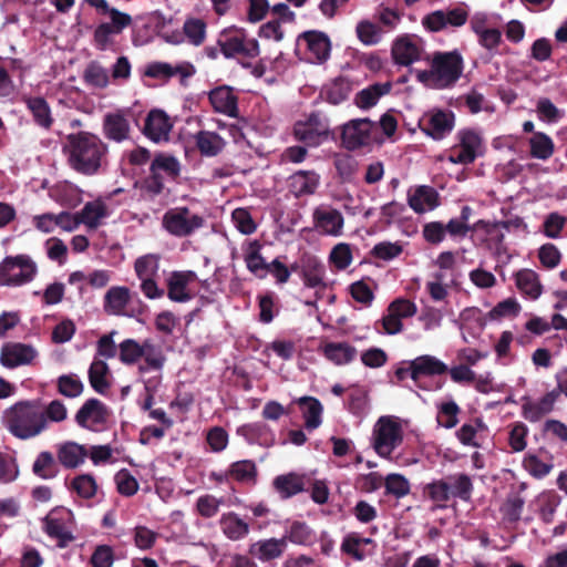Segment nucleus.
I'll list each match as a JSON object with an SVG mask.
<instances>
[{
    "instance_id": "f257e3e1",
    "label": "nucleus",
    "mask_w": 567,
    "mask_h": 567,
    "mask_svg": "<svg viewBox=\"0 0 567 567\" xmlns=\"http://www.w3.org/2000/svg\"><path fill=\"white\" fill-rule=\"evenodd\" d=\"M64 150L70 167L85 176L96 175L106 161L107 145L89 132L70 134Z\"/></svg>"
},
{
    "instance_id": "f03ea898",
    "label": "nucleus",
    "mask_w": 567,
    "mask_h": 567,
    "mask_svg": "<svg viewBox=\"0 0 567 567\" xmlns=\"http://www.w3.org/2000/svg\"><path fill=\"white\" fill-rule=\"evenodd\" d=\"M3 421L8 431L20 440L40 435L45 429V415L38 400L19 401L4 411Z\"/></svg>"
},
{
    "instance_id": "7ed1b4c3",
    "label": "nucleus",
    "mask_w": 567,
    "mask_h": 567,
    "mask_svg": "<svg viewBox=\"0 0 567 567\" xmlns=\"http://www.w3.org/2000/svg\"><path fill=\"white\" fill-rule=\"evenodd\" d=\"M464 61L457 51L435 52L430 70H416L415 78L424 86L433 90L450 89L460 80Z\"/></svg>"
},
{
    "instance_id": "20e7f679",
    "label": "nucleus",
    "mask_w": 567,
    "mask_h": 567,
    "mask_svg": "<svg viewBox=\"0 0 567 567\" xmlns=\"http://www.w3.org/2000/svg\"><path fill=\"white\" fill-rule=\"evenodd\" d=\"M220 52L227 59L243 56L256 58L259 54V44L256 39L248 38L245 29L229 27L224 29L217 39Z\"/></svg>"
},
{
    "instance_id": "39448f33",
    "label": "nucleus",
    "mask_w": 567,
    "mask_h": 567,
    "mask_svg": "<svg viewBox=\"0 0 567 567\" xmlns=\"http://www.w3.org/2000/svg\"><path fill=\"white\" fill-rule=\"evenodd\" d=\"M403 442V429L395 416L379 417L373 429V449L383 458H390L392 452Z\"/></svg>"
},
{
    "instance_id": "423d86ee",
    "label": "nucleus",
    "mask_w": 567,
    "mask_h": 567,
    "mask_svg": "<svg viewBox=\"0 0 567 567\" xmlns=\"http://www.w3.org/2000/svg\"><path fill=\"white\" fill-rule=\"evenodd\" d=\"M37 265L28 255L8 256L0 264V286H21L33 280Z\"/></svg>"
},
{
    "instance_id": "0eeeda50",
    "label": "nucleus",
    "mask_w": 567,
    "mask_h": 567,
    "mask_svg": "<svg viewBox=\"0 0 567 567\" xmlns=\"http://www.w3.org/2000/svg\"><path fill=\"white\" fill-rule=\"evenodd\" d=\"M205 225V219L186 206L171 208L163 215L162 226L175 237H188Z\"/></svg>"
},
{
    "instance_id": "6e6552de",
    "label": "nucleus",
    "mask_w": 567,
    "mask_h": 567,
    "mask_svg": "<svg viewBox=\"0 0 567 567\" xmlns=\"http://www.w3.org/2000/svg\"><path fill=\"white\" fill-rule=\"evenodd\" d=\"M297 141L310 147H317L330 136L329 120L321 113L313 112L305 121H298L293 126Z\"/></svg>"
},
{
    "instance_id": "1a4fd4ad",
    "label": "nucleus",
    "mask_w": 567,
    "mask_h": 567,
    "mask_svg": "<svg viewBox=\"0 0 567 567\" xmlns=\"http://www.w3.org/2000/svg\"><path fill=\"white\" fill-rule=\"evenodd\" d=\"M455 126V114L450 110L434 109L419 120L420 130L435 141L446 137Z\"/></svg>"
},
{
    "instance_id": "9d476101",
    "label": "nucleus",
    "mask_w": 567,
    "mask_h": 567,
    "mask_svg": "<svg viewBox=\"0 0 567 567\" xmlns=\"http://www.w3.org/2000/svg\"><path fill=\"white\" fill-rule=\"evenodd\" d=\"M110 415L106 404L96 398H91L78 410L74 420L80 427L96 432L105 426Z\"/></svg>"
},
{
    "instance_id": "9b49d317",
    "label": "nucleus",
    "mask_w": 567,
    "mask_h": 567,
    "mask_svg": "<svg viewBox=\"0 0 567 567\" xmlns=\"http://www.w3.org/2000/svg\"><path fill=\"white\" fill-rule=\"evenodd\" d=\"M458 143L451 148L449 161L454 164H472L477 157V151L483 140L473 128H464L457 133Z\"/></svg>"
},
{
    "instance_id": "f8f14e48",
    "label": "nucleus",
    "mask_w": 567,
    "mask_h": 567,
    "mask_svg": "<svg viewBox=\"0 0 567 567\" xmlns=\"http://www.w3.org/2000/svg\"><path fill=\"white\" fill-rule=\"evenodd\" d=\"M561 393L567 394V385L564 381L559 380L557 388L547 392L538 401H532L529 398H523L522 415L525 420L535 423L550 413L554 405Z\"/></svg>"
},
{
    "instance_id": "ddd939ff",
    "label": "nucleus",
    "mask_w": 567,
    "mask_h": 567,
    "mask_svg": "<svg viewBox=\"0 0 567 567\" xmlns=\"http://www.w3.org/2000/svg\"><path fill=\"white\" fill-rule=\"evenodd\" d=\"M468 20L465 4L449 10L433 11L422 19L423 27L431 32H440L447 27L460 28Z\"/></svg>"
},
{
    "instance_id": "4468645a",
    "label": "nucleus",
    "mask_w": 567,
    "mask_h": 567,
    "mask_svg": "<svg viewBox=\"0 0 567 567\" xmlns=\"http://www.w3.org/2000/svg\"><path fill=\"white\" fill-rule=\"evenodd\" d=\"M297 42L305 43L309 62L323 64L329 60L331 41L327 33L318 30L305 31L298 35Z\"/></svg>"
},
{
    "instance_id": "2eb2a0df",
    "label": "nucleus",
    "mask_w": 567,
    "mask_h": 567,
    "mask_svg": "<svg viewBox=\"0 0 567 567\" xmlns=\"http://www.w3.org/2000/svg\"><path fill=\"white\" fill-rule=\"evenodd\" d=\"M373 122L369 118H355L343 125L341 133L342 145L349 151H355L370 143Z\"/></svg>"
},
{
    "instance_id": "dca6fc26",
    "label": "nucleus",
    "mask_w": 567,
    "mask_h": 567,
    "mask_svg": "<svg viewBox=\"0 0 567 567\" xmlns=\"http://www.w3.org/2000/svg\"><path fill=\"white\" fill-rule=\"evenodd\" d=\"M287 549L286 540L276 537L264 538L251 543L248 547V555L261 564L275 566Z\"/></svg>"
},
{
    "instance_id": "f3484780",
    "label": "nucleus",
    "mask_w": 567,
    "mask_h": 567,
    "mask_svg": "<svg viewBox=\"0 0 567 567\" xmlns=\"http://www.w3.org/2000/svg\"><path fill=\"white\" fill-rule=\"evenodd\" d=\"M38 351L31 346L21 342H6L1 347L0 363L8 369L28 365L37 358Z\"/></svg>"
},
{
    "instance_id": "a211bd4d",
    "label": "nucleus",
    "mask_w": 567,
    "mask_h": 567,
    "mask_svg": "<svg viewBox=\"0 0 567 567\" xmlns=\"http://www.w3.org/2000/svg\"><path fill=\"white\" fill-rule=\"evenodd\" d=\"M59 464L66 470H74L85 463L89 456L86 445L74 441H65L55 445Z\"/></svg>"
},
{
    "instance_id": "6ab92c4d",
    "label": "nucleus",
    "mask_w": 567,
    "mask_h": 567,
    "mask_svg": "<svg viewBox=\"0 0 567 567\" xmlns=\"http://www.w3.org/2000/svg\"><path fill=\"white\" fill-rule=\"evenodd\" d=\"M173 124L168 115L162 110H152L144 123L143 133L154 142L167 141Z\"/></svg>"
},
{
    "instance_id": "aec40b11",
    "label": "nucleus",
    "mask_w": 567,
    "mask_h": 567,
    "mask_svg": "<svg viewBox=\"0 0 567 567\" xmlns=\"http://www.w3.org/2000/svg\"><path fill=\"white\" fill-rule=\"evenodd\" d=\"M131 300V292L127 287L113 286L103 298V310L109 316L130 317L126 307Z\"/></svg>"
},
{
    "instance_id": "412c9836",
    "label": "nucleus",
    "mask_w": 567,
    "mask_h": 567,
    "mask_svg": "<svg viewBox=\"0 0 567 567\" xmlns=\"http://www.w3.org/2000/svg\"><path fill=\"white\" fill-rule=\"evenodd\" d=\"M408 204L416 214H423L440 205V195L432 186L420 185L408 192Z\"/></svg>"
},
{
    "instance_id": "4be33fe9",
    "label": "nucleus",
    "mask_w": 567,
    "mask_h": 567,
    "mask_svg": "<svg viewBox=\"0 0 567 567\" xmlns=\"http://www.w3.org/2000/svg\"><path fill=\"white\" fill-rule=\"evenodd\" d=\"M197 280L195 271H173L167 279V297L175 302H186L192 299L187 286Z\"/></svg>"
},
{
    "instance_id": "5701e85b",
    "label": "nucleus",
    "mask_w": 567,
    "mask_h": 567,
    "mask_svg": "<svg viewBox=\"0 0 567 567\" xmlns=\"http://www.w3.org/2000/svg\"><path fill=\"white\" fill-rule=\"evenodd\" d=\"M102 131L107 140L122 143L130 138L131 125L124 114L107 113L103 117Z\"/></svg>"
},
{
    "instance_id": "b1692460",
    "label": "nucleus",
    "mask_w": 567,
    "mask_h": 567,
    "mask_svg": "<svg viewBox=\"0 0 567 567\" xmlns=\"http://www.w3.org/2000/svg\"><path fill=\"white\" fill-rule=\"evenodd\" d=\"M209 102L213 109L230 117L238 115V97L229 86H218L210 91Z\"/></svg>"
},
{
    "instance_id": "393cba45",
    "label": "nucleus",
    "mask_w": 567,
    "mask_h": 567,
    "mask_svg": "<svg viewBox=\"0 0 567 567\" xmlns=\"http://www.w3.org/2000/svg\"><path fill=\"white\" fill-rule=\"evenodd\" d=\"M449 371V367L437 358L424 354L412 360L411 379L417 382L421 377L442 375Z\"/></svg>"
},
{
    "instance_id": "a878e982",
    "label": "nucleus",
    "mask_w": 567,
    "mask_h": 567,
    "mask_svg": "<svg viewBox=\"0 0 567 567\" xmlns=\"http://www.w3.org/2000/svg\"><path fill=\"white\" fill-rule=\"evenodd\" d=\"M316 228L326 235L338 236L343 227V216L338 209H320L313 213Z\"/></svg>"
},
{
    "instance_id": "bb28decb",
    "label": "nucleus",
    "mask_w": 567,
    "mask_h": 567,
    "mask_svg": "<svg viewBox=\"0 0 567 567\" xmlns=\"http://www.w3.org/2000/svg\"><path fill=\"white\" fill-rule=\"evenodd\" d=\"M23 102L31 113L33 122L43 130H51L54 118L47 100L42 96H24Z\"/></svg>"
},
{
    "instance_id": "cd10ccee",
    "label": "nucleus",
    "mask_w": 567,
    "mask_h": 567,
    "mask_svg": "<svg viewBox=\"0 0 567 567\" xmlns=\"http://www.w3.org/2000/svg\"><path fill=\"white\" fill-rule=\"evenodd\" d=\"M320 176L313 171H298L289 177V189L298 198L315 194Z\"/></svg>"
},
{
    "instance_id": "c85d7f7f",
    "label": "nucleus",
    "mask_w": 567,
    "mask_h": 567,
    "mask_svg": "<svg viewBox=\"0 0 567 567\" xmlns=\"http://www.w3.org/2000/svg\"><path fill=\"white\" fill-rule=\"evenodd\" d=\"M110 375L109 364L102 359L93 358L87 370V378L91 388L96 393L104 395L109 392L111 388Z\"/></svg>"
},
{
    "instance_id": "c756f323",
    "label": "nucleus",
    "mask_w": 567,
    "mask_h": 567,
    "mask_svg": "<svg viewBox=\"0 0 567 567\" xmlns=\"http://www.w3.org/2000/svg\"><path fill=\"white\" fill-rule=\"evenodd\" d=\"M237 432L250 443H257L264 446H270L275 443V433L264 422L245 424L240 426Z\"/></svg>"
},
{
    "instance_id": "7c9ffc66",
    "label": "nucleus",
    "mask_w": 567,
    "mask_h": 567,
    "mask_svg": "<svg viewBox=\"0 0 567 567\" xmlns=\"http://www.w3.org/2000/svg\"><path fill=\"white\" fill-rule=\"evenodd\" d=\"M322 353L336 365H344L355 359L357 349L347 342H327L322 347Z\"/></svg>"
},
{
    "instance_id": "2f4dec72",
    "label": "nucleus",
    "mask_w": 567,
    "mask_h": 567,
    "mask_svg": "<svg viewBox=\"0 0 567 567\" xmlns=\"http://www.w3.org/2000/svg\"><path fill=\"white\" fill-rule=\"evenodd\" d=\"M219 525L224 535L234 542L244 539L250 530L248 523L243 520L234 512L223 514L219 519Z\"/></svg>"
},
{
    "instance_id": "473e14b6",
    "label": "nucleus",
    "mask_w": 567,
    "mask_h": 567,
    "mask_svg": "<svg viewBox=\"0 0 567 567\" xmlns=\"http://www.w3.org/2000/svg\"><path fill=\"white\" fill-rule=\"evenodd\" d=\"M261 244L259 240L249 243L248 248L245 250L244 260L247 269L259 279L266 278L268 274L269 264L266 262L261 256Z\"/></svg>"
},
{
    "instance_id": "72a5a7b5",
    "label": "nucleus",
    "mask_w": 567,
    "mask_h": 567,
    "mask_svg": "<svg viewBox=\"0 0 567 567\" xmlns=\"http://www.w3.org/2000/svg\"><path fill=\"white\" fill-rule=\"evenodd\" d=\"M302 417L305 419V426L311 431L320 426L322 420L323 406L321 402L313 396H302L297 400Z\"/></svg>"
},
{
    "instance_id": "f704fd0d",
    "label": "nucleus",
    "mask_w": 567,
    "mask_h": 567,
    "mask_svg": "<svg viewBox=\"0 0 567 567\" xmlns=\"http://www.w3.org/2000/svg\"><path fill=\"white\" fill-rule=\"evenodd\" d=\"M392 89L391 82L374 83L355 94L354 103L362 110H369L377 105L380 97L390 93Z\"/></svg>"
},
{
    "instance_id": "c9c22d12",
    "label": "nucleus",
    "mask_w": 567,
    "mask_h": 567,
    "mask_svg": "<svg viewBox=\"0 0 567 567\" xmlns=\"http://www.w3.org/2000/svg\"><path fill=\"white\" fill-rule=\"evenodd\" d=\"M194 138L199 153L207 157L217 156L226 145L220 135L210 131H199Z\"/></svg>"
},
{
    "instance_id": "e433bc0d",
    "label": "nucleus",
    "mask_w": 567,
    "mask_h": 567,
    "mask_svg": "<svg viewBox=\"0 0 567 567\" xmlns=\"http://www.w3.org/2000/svg\"><path fill=\"white\" fill-rule=\"evenodd\" d=\"M392 56L395 63L400 65H410L420 60V48L408 37L398 39L392 47Z\"/></svg>"
},
{
    "instance_id": "4c0bfd02",
    "label": "nucleus",
    "mask_w": 567,
    "mask_h": 567,
    "mask_svg": "<svg viewBox=\"0 0 567 567\" xmlns=\"http://www.w3.org/2000/svg\"><path fill=\"white\" fill-rule=\"evenodd\" d=\"M60 472V464L58 458L54 457L53 453L49 451L40 452L33 464L32 473L42 480H52Z\"/></svg>"
},
{
    "instance_id": "58836bf2",
    "label": "nucleus",
    "mask_w": 567,
    "mask_h": 567,
    "mask_svg": "<svg viewBox=\"0 0 567 567\" xmlns=\"http://www.w3.org/2000/svg\"><path fill=\"white\" fill-rule=\"evenodd\" d=\"M281 539L286 540L287 547L288 542L296 545L310 546L316 540V534L306 522L293 520L286 529V534Z\"/></svg>"
},
{
    "instance_id": "ea45409f",
    "label": "nucleus",
    "mask_w": 567,
    "mask_h": 567,
    "mask_svg": "<svg viewBox=\"0 0 567 567\" xmlns=\"http://www.w3.org/2000/svg\"><path fill=\"white\" fill-rule=\"evenodd\" d=\"M449 486V495L451 498H458L468 502L473 493V482L467 474L458 473L449 475L444 478Z\"/></svg>"
},
{
    "instance_id": "a19ab883",
    "label": "nucleus",
    "mask_w": 567,
    "mask_h": 567,
    "mask_svg": "<svg viewBox=\"0 0 567 567\" xmlns=\"http://www.w3.org/2000/svg\"><path fill=\"white\" fill-rule=\"evenodd\" d=\"M226 475L238 483L254 485L257 482L258 470L254 461L243 460L231 463Z\"/></svg>"
},
{
    "instance_id": "79ce46f5",
    "label": "nucleus",
    "mask_w": 567,
    "mask_h": 567,
    "mask_svg": "<svg viewBox=\"0 0 567 567\" xmlns=\"http://www.w3.org/2000/svg\"><path fill=\"white\" fill-rule=\"evenodd\" d=\"M44 532L50 538L56 540V545L60 548L66 547L74 539V536L68 529L64 522L54 517L52 513L44 519Z\"/></svg>"
},
{
    "instance_id": "37998d69",
    "label": "nucleus",
    "mask_w": 567,
    "mask_h": 567,
    "mask_svg": "<svg viewBox=\"0 0 567 567\" xmlns=\"http://www.w3.org/2000/svg\"><path fill=\"white\" fill-rule=\"evenodd\" d=\"M274 487L282 498H289L305 491L303 476L296 473L279 475L274 480Z\"/></svg>"
},
{
    "instance_id": "c03bdc74",
    "label": "nucleus",
    "mask_w": 567,
    "mask_h": 567,
    "mask_svg": "<svg viewBox=\"0 0 567 567\" xmlns=\"http://www.w3.org/2000/svg\"><path fill=\"white\" fill-rule=\"evenodd\" d=\"M518 290L530 299H537L542 293V285L537 274L532 269H522L515 275Z\"/></svg>"
},
{
    "instance_id": "a18cd8bd",
    "label": "nucleus",
    "mask_w": 567,
    "mask_h": 567,
    "mask_svg": "<svg viewBox=\"0 0 567 567\" xmlns=\"http://www.w3.org/2000/svg\"><path fill=\"white\" fill-rule=\"evenodd\" d=\"M150 166L159 173H164L167 181L176 182L181 175V163L172 154H155Z\"/></svg>"
},
{
    "instance_id": "49530a36",
    "label": "nucleus",
    "mask_w": 567,
    "mask_h": 567,
    "mask_svg": "<svg viewBox=\"0 0 567 567\" xmlns=\"http://www.w3.org/2000/svg\"><path fill=\"white\" fill-rule=\"evenodd\" d=\"M80 224H84L90 228H96L100 220L106 216V207L102 203L89 202L78 214Z\"/></svg>"
},
{
    "instance_id": "de8ad7c7",
    "label": "nucleus",
    "mask_w": 567,
    "mask_h": 567,
    "mask_svg": "<svg viewBox=\"0 0 567 567\" xmlns=\"http://www.w3.org/2000/svg\"><path fill=\"white\" fill-rule=\"evenodd\" d=\"M58 392L65 398H78L84 391V384L76 374H62L56 380Z\"/></svg>"
},
{
    "instance_id": "09e8293b",
    "label": "nucleus",
    "mask_w": 567,
    "mask_h": 567,
    "mask_svg": "<svg viewBox=\"0 0 567 567\" xmlns=\"http://www.w3.org/2000/svg\"><path fill=\"white\" fill-rule=\"evenodd\" d=\"M324 274V266L320 262L313 261L302 268L301 278L305 286L308 288L326 289L327 285L323 281Z\"/></svg>"
},
{
    "instance_id": "8fccbe9b",
    "label": "nucleus",
    "mask_w": 567,
    "mask_h": 567,
    "mask_svg": "<svg viewBox=\"0 0 567 567\" xmlns=\"http://www.w3.org/2000/svg\"><path fill=\"white\" fill-rule=\"evenodd\" d=\"M143 354L141 343L134 339H125L118 344V359L125 365L137 363Z\"/></svg>"
},
{
    "instance_id": "3c124183",
    "label": "nucleus",
    "mask_w": 567,
    "mask_h": 567,
    "mask_svg": "<svg viewBox=\"0 0 567 567\" xmlns=\"http://www.w3.org/2000/svg\"><path fill=\"white\" fill-rule=\"evenodd\" d=\"M554 327L555 329H566L567 328V319L563 317L561 315H554L551 318V323L547 322L546 320L534 317L530 320H528L525 324V328L535 334H543L547 332L550 327Z\"/></svg>"
},
{
    "instance_id": "603ef678",
    "label": "nucleus",
    "mask_w": 567,
    "mask_h": 567,
    "mask_svg": "<svg viewBox=\"0 0 567 567\" xmlns=\"http://www.w3.org/2000/svg\"><path fill=\"white\" fill-rule=\"evenodd\" d=\"M530 155L535 158L547 159L553 155L554 144L549 136L544 133H535L529 140Z\"/></svg>"
},
{
    "instance_id": "864d4df0",
    "label": "nucleus",
    "mask_w": 567,
    "mask_h": 567,
    "mask_svg": "<svg viewBox=\"0 0 567 567\" xmlns=\"http://www.w3.org/2000/svg\"><path fill=\"white\" fill-rule=\"evenodd\" d=\"M70 488L74 491L80 497L90 499L95 496L97 484L93 475L80 474L72 480Z\"/></svg>"
},
{
    "instance_id": "5fc2aeb1",
    "label": "nucleus",
    "mask_w": 567,
    "mask_h": 567,
    "mask_svg": "<svg viewBox=\"0 0 567 567\" xmlns=\"http://www.w3.org/2000/svg\"><path fill=\"white\" fill-rule=\"evenodd\" d=\"M83 79L86 84L103 89L109 84V73L99 62L92 61L84 70Z\"/></svg>"
},
{
    "instance_id": "6e6d98bb",
    "label": "nucleus",
    "mask_w": 567,
    "mask_h": 567,
    "mask_svg": "<svg viewBox=\"0 0 567 567\" xmlns=\"http://www.w3.org/2000/svg\"><path fill=\"white\" fill-rule=\"evenodd\" d=\"M385 494L396 498H402L410 494V483L405 476L398 473H391L384 478Z\"/></svg>"
},
{
    "instance_id": "4d7b16f0",
    "label": "nucleus",
    "mask_w": 567,
    "mask_h": 567,
    "mask_svg": "<svg viewBox=\"0 0 567 567\" xmlns=\"http://www.w3.org/2000/svg\"><path fill=\"white\" fill-rule=\"evenodd\" d=\"M426 496L440 508H445L446 503L451 499L449 495V486L444 478L435 480L424 487Z\"/></svg>"
},
{
    "instance_id": "13d9d810",
    "label": "nucleus",
    "mask_w": 567,
    "mask_h": 567,
    "mask_svg": "<svg viewBox=\"0 0 567 567\" xmlns=\"http://www.w3.org/2000/svg\"><path fill=\"white\" fill-rule=\"evenodd\" d=\"M206 23L202 19L190 18L184 22V33L188 42L195 47L202 45L206 39Z\"/></svg>"
},
{
    "instance_id": "bf43d9fd",
    "label": "nucleus",
    "mask_w": 567,
    "mask_h": 567,
    "mask_svg": "<svg viewBox=\"0 0 567 567\" xmlns=\"http://www.w3.org/2000/svg\"><path fill=\"white\" fill-rule=\"evenodd\" d=\"M159 258L156 255H145L135 260L134 269L138 279L156 277L159 269Z\"/></svg>"
},
{
    "instance_id": "052dcab7",
    "label": "nucleus",
    "mask_w": 567,
    "mask_h": 567,
    "mask_svg": "<svg viewBox=\"0 0 567 567\" xmlns=\"http://www.w3.org/2000/svg\"><path fill=\"white\" fill-rule=\"evenodd\" d=\"M165 178L164 173H159L150 166V174L142 181L141 188L151 197H156L165 189Z\"/></svg>"
},
{
    "instance_id": "680f3d73",
    "label": "nucleus",
    "mask_w": 567,
    "mask_h": 567,
    "mask_svg": "<svg viewBox=\"0 0 567 567\" xmlns=\"http://www.w3.org/2000/svg\"><path fill=\"white\" fill-rule=\"evenodd\" d=\"M115 330L110 331L99 338L96 341V351L94 358L107 360L116 357L118 346L114 342Z\"/></svg>"
},
{
    "instance_id": "e2e57ef3",
    "label": "nucleus",
    "mask_w": 567,
    "mask_h": 567,
    "mask_svg": "<svg viewBox=\"0 0 567 567\" xmlns=\"http://www.w3.org/2000/svg\"><path fill=\"white\" fill-rule=\"evenodd\" d=\"M351 92L350 83L344 79H337L326 91V100L333 104L338 105L344 102Z\"/></svg>"
},
{
    "instance_id": "0e129e2a",
    "label": "nucleus",
    "mask_w": 567,
    "mask_h": 567,
    "mask_svg": "<svg viewBox=\"0 0 567 567\" xmlns=\"http://www.w3.org/2000/svg\"><path fill=\"white\" fill-rule=\"evenodd\" d=\"M19 476V466L14 456L0 452V482L11 483Z\"/></svg>"
},
{
    "instance_id": "69168bd1",
    "label": "nucleus",
    "mask_w": 567,
    "mask_h": 567,
    "mask_svg": "<svg viewBox=\"0 0 567 567\" xmlns=\"http://www.w3.org/2000/svg\"><path fill=\"white\" fill-rule=\"evenodd\" d=\"M236 228L244 235H251L257 229V224L246 208H236L231 214Z\"/></svg>"
},
{
    "instance_id": "338daca9",
    "label": "nucleus",
    "mask_w": 567,
    "mask_h": 567,
    "mask_svg": "<svg viewBox=\"0 0 567 567\" xmlns=\"http://www.w3.org/2000/svg\"><path fill=\"white\" fill-rule=\"evenodd\" d=\"M117 492L123 496H133L137 493L138 483L136 478L127 471L121 470L115 475Z\"/></svg>"
},
{
    "instance_id": "774afa93",
    "label": "nucleus",
    "mask_w": 567,
    "mask_h": 567,
    "mask_svg": "<svg viewBox=\"0 0 567 567\" xmlns=\"http://www.w3.org/2000/svg\"><path fill=\"white\" fill-rule=\"evenodd\" d=\"M115 560L114 550L109 545H97L90 558L92 567H112Z\"/></svg>"
}]
</instances>
